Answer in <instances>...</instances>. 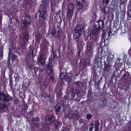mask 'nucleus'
I'll return each instance as SVG.
<instances>
[{
  "instance_id": "ea45409f",
  "label": "nucleus",
  "mask_w": 131,
  "mask_h": 131,
  "mask_svg": "<svg viewBox=\"0 0 131 131\" xmlns=\"http://www.w3.org/2000/svg\"><path fill=\"white\" fill-rule=\"evenodd\" d=\"M84 119L83 118H80L79 120V123L80 124L84 123Z\"/></svg>"
},
{
  "instance_id": "e2e57ef3",
  "label": "nucleus",
  "mask_w": 131,
  "mask_h": 131,
  "mask_svg": "<svg viewBox=\"0 0 131 131\" xmlns=\"http://www.w3.org/2000/svg\"><path fill=\"white\" fill-rule=\"evenodd\" d=\"M108 36H109L110 35V32H108Z\"/></svg>"
},
{
  "instance_id": "393cba45",
  "label": "nucleus",
  "mask_w": 131,
  "mask_h": 131,
  "mask_svg": "<svg viewBox=\"0 0 131 131\" xmlns=\"http://www.w3.org/2000/svg\"><path fill=\"white\" fill-rule=\"evenodd\" d=\"M99 122L98 121H95L94 126L95 128V131H97L99 129L98 126H99Z\"/></svg>"
},
{
  "instance_id": "37998d69",
  "label": "nucleus",
  "mask_w": 131,
  "mask_h": 131,
  "mask_svg": "<svg viewBox=\"0 0 131 131\" xmlns=\"http://www.w3.org/2000/svg\"><path fill=\"white\" fill-rule=\"evenodd\" d=\"M91 42H92V44H95L96 43V40L95 39H93Z\"/></svg>"
},
{
  "instance_id": "49530a36",
  "label": "nucleus",
  "mask_w": 131,
  "mask_h": 131,
  "mask_svg": "<svg viewBox=\"0 0 131 131\" xmlns=\"http://www.w3.org/2000/svg\"><path fill=\"white\" fill-rule=\"evenodd\" d=\"M103 2L104 3H106L107 5L109 2V0H103Z\"/></svg>"
},
{
  "instance_id": "09e8293b",
  "label": "nucleus",
  "mask_w": 131,
  "mask_h": 131,
  "mask_svg": "<svg viewBox=\"0 0 131 131\" xmlns=\"http://www.w3.org/2000/svg\"><path fill=\"white\" fill-rule=\"evenodd\" d=\"M66 3L67 5H68L70 3V0H67L65 2Z\"/></svg>"
},
{
  "instance_id": "473e14b6",
  "label": "nucleus",
  "mask_w": 131,
  "mask_h": 131,
  "mask_svg": "<svg viewBox=\"0 0 131 131\" xmlns=\"http://www.w3.org/2000/svg\"><path fill=\"white\" fill-rule=\"evenodd\" d=\"M106 33L105 32L103 33L102 35V38L103 39L104 41H105L107 39L106 38Z\"/></svg>"
},
{
  "instance_id": "9d476101",
  "label": "nucleus",
  "mask_w": 131,
  "mask_h": 131,
  "mask_svg": "<svg viewBox=\"0 0 131 131\" xmlns=\"http://www.w3.org/2000/svg\"><path fill=\"white\" fill-rule=\"evenodd\" d=\"M45 56L43 54H40L38 56L37 61L39 66L43 67V66L45 63Z\"/></svg>"
},
{
  "instance_id": "39448f33",
  "label": "nucleus",
  "mask_w": 131,
  "mask_h": 131,
  "mask_svg": "<svg viewBox=\"0 0 131 131\" xmlns=\"http://www.w3.org/2000/svg\"><path fill=\"white\" fill-rule=\"evenodd\" d=\"M74 8V6L72 3H70L69 5L66 16L67 19L69 20L72 18Z\"/></svg>"
},
{
  "instance_id": "864d4df0",
  "label": "nucleus",
  "mask_w": 131,
  "mask_h": 131,
  "mask_svg": "<svg viewBox=\"0 0 131 131\" xmlns=\"http://www.w3.org/2000/svg\"><path fill=\"white\" fill-rule=\"evenodd\" d=\"M24 107L25 108V109L26 110H27V109H28V107H27V106L26 105H25L24 106Z\"/></svg>"
},
{
  "instance_id": "2f4dec72",
  "label": "nucleus",
  "mask_w": 131,
  "mask_h": 131,
  "mask_svg": "<svg viewBox=\"0 0 131 131\" xmlns=\"http://www.w3.org/2000/svg\"><path fill=\"white\" fill-rule=\"evenodd\" d=\"M114 67H115L116 70H118L119 68V64L117 63L116 62L114 66Z\"/></svg>"
},
{
  "instance_id": "f8f14e48",
  "label": "nucleus",
  "mask_w": 131,
  "mask_h": 131,
  "mask_svg": "<svg viewBox=\"0 0 131 131\" xmlns=\"http://www.w3.org/2000/svg\"><path fill=\"white\" fill-rule=\"evenodd\" d=\"M92 42L90 41H88L87 43V49L86 51L88 54L91 56L93 54V48L92 47Z\"/></svg>"
},
{
  "instance_id": "3c124183",
  "label": "nucleus",
  "mask_w": 131,
  "mask_h": 131,
  "mask_svg": "<svg viewBox=\"0 0 131 131\" xmlns=\"http://www.w3.org/2000/svg\"><path fill=\"white\" fill-rule=\"evenodd\" d=\"M53 57L54 58H56L57 57V55L56 53H54V52H53Z\"/></svg>"
},
{
  "instance_id": "6e6d98bb",
  "label": "nucleus",
  "mask_w": 131,
  "mask_h": 131,
  "mask_svg": "<svg viewBox=\"0 0 131 131\" xmlns=\"http://www.w3.org/2000/svg\"><path fill=\"white\" fill-rule=\"evenodd\" d=\"M12 79L11 77H10L9 79V82H12Z\"/></svg>"
},
{
  "instance_id": "b1692460",
  "label": "nucleus",
  "mask_w": 131,
  "mask_h": 131,
  "mask_svg": "<svg viewBox=\"0 0 131 131\" xmlns=\"http://www.w3.org/2000/svg\"><path fill=\"white\" fill-rule=\"evenodd\" d=\"M122 78L123 79L126 80H127L128 79H129L130 77L129 73L127 72L124 73Z\"/></svg>"
},
{
  "instance_id": "0e129e2a",
  "label": "nucleus",
  "mask_w": 131,
  "mask_h": 131,
  "mask_svg": "<svg viewBox=\"0 0 131 131\" xmlns=\"http://www.w3.org/2000/svg\"><path fill=\"white\" fill-rule=\"evenodd\" d=\"M75 91V94H76V93H78L79 92V91H78V92L77 91Z\"/></svg>"
},
{
  "instance_id": "7c9ffc66",
  "label": "nucleus",
  "mask_w": 131,
  "mask_h": 131,
  "mask_svg": "<svg viewBox=\"0 0 131 131\" xmlns=\"http://www.w3.org/2000/svg\"><path fill=\"white\" fill-rule=\"evenodd\" d=\"M18 59V57L16 55L13 54L12 56V59L13 60H17Z\"/></svg>"
},
{
  "instance_id": "5701e85b",
  "label": "nucleus",
  "mask_w": 131,
  "mask_h": 131,
  "mask_svg": "<svg viewBox=\"0 0 131 131\" xmlns=\"http://www.w3.org/2000/svg\"><path fill=\"white\" fill-rule=\"evenodd\" d=\"M73 84L77 85L79 88H81L83 87V84L82 82L80 81H78L76 82H74Z\"/></svg>"
},
{
  "instance_id": "603ef678",
  "label": "nucleus",
  "mask_w": 131,
  "mask_h": 131,
  "mask_svg": "<svg viewBox=\"0 0 131 131\" xmlns=\"http://www.w3.org/2000/svg\"><path fill=\"white\" fill-rule=\"evenodd\" d=\"M128 128L129 129L130 131H131V124L130 125H129Z\"/></svg>"
},
{
  "instance_id": "4468645a",
  "label": "nucleus",
  "mask_w": 131,
  "mask_h": 131,
  "mask_svg": "<svg viewBox=\"0 0 131 131\" xmlns=\"http://www.w3.org/2000/svg\"><path fill=\"white\" fill-rule=\"evenodd\" d=\"M76 7L77 9H80L82 8L85 4L84 0H79L76 3Z\"/></svg>"
},
{
  "instance_id": "f704fd0d",
  "label": "nucleus",
  "mask_w": 131,
  "mask_h": 131,
  "mask_svg": "<svg viewBox=\"0 0 131 131\" xmlns=\"http://www.w3.org/2000/svg\"><path fill=\"white\" fill-rule=\"evenodd\" d=\"M93 124H92L90 125L89 127V129L90 131H95L94 130H93Z\"/></svg>"
},
{
  "instance_id": "bb28decb",
  "label": "nucleus",
  "mask_w": 131,
  "mask_h": 131,
  "mask_svg": "<svg viewBox=\"0 0 131 131\" xmlns=\"http://www.w3.org/2000/svg\"><path fill=\"white\" fill-rule=\"evenodd\" d=\"M57 2H55V0H52L51 2V7L54 8L58 5Z\"/></svg>"
},
{
  "instance_id": "dca6fc26",
  "label": "nucleus",
  "mask_w": 131,
  "mask_h": 131,
  "mask_svg": "<svg viewBox=\"0 0 131 131\" xmlns=\"http://www.w3.org/2000/svg\"><path fill=\"white\" fill-rule=\"evenodd\" d=\"M83 42L82 40L81 39H79L77 41L78 48L82 49L83 47Z\"/></svg>"
},
{
  "instance_id": "6e6552de",
  "label": "nucleus",
  "mask_w": 131,
  "mask_h": 131,
  "mask_svg": "<svg viewBox=\"0 0 131 131\" xmlns=\"http://www.w3.org/2000/svg\"><path fill=\"white\" fill-rule=\"evenodd\" d=\"M34 48L33 47H30L29 48L27 55V56L26 59L28 64L30 65L31 62H29L32 61L33 58L34 56Z\"/></svg>"
},
{
  "instance_id": "4d7b16f0",
  "label": "nucleus",
  "mask_w": 131,
  "mask_h": 131,
  "mask_svg": "<svg viewBox=\"0 0 131 131\" xmlns=\"http://www.w3.org/2000/svg\"><path fill=\"white\" fill-rule=\"evenodd\" d=\"M128 53L131 55V49H130L128 51Z\"/></svg>"
},
{
  "instance_id": "7ed1b4c3",
  "label": "nucleus",
  "mask_w": 131,
  "mask_h": 131,
  "mask_svg": "<svg viewBox=\"0 0 131 131\" xmlns=\"http://www.w3.org/2000/svg\"><path fill=\"white\" fill-rule=\"evenodd\" d=\"M21 28L22 29H25L30 24L31 19L29 14H27L22 18Z\"/></svg>"
},
{
  "instance_id": "cd10ccee",
  "label": "nucleus",
  "mask_w": 131,
  "mask_h": 131,
  "mask_svg": "<svg viewBox=\"0 0 131 131\" xmlns=\"http://www.w3.org/2000/svg\"><path fill=\"white\" fill-rule=\"evenodd\" d=\"M57 90L58 92L61 93L62 92V90L63 88L62 86L60 85H58L57 86Z\"/></svg>"
},
{
  "instance_id": "bf43d9fd",
  "label": "nucleus",
  "mask_w": 131,
  "mask_h": 131,
  "mask_svg": "<svg viewBox=\"0 0 131 131\" xmlns=\"http://www.w3.org/2000/svg\"><path fill=\"white\" fill-rule=\"evenodd\" d=\"M9 84L10 85V86L11 87H12V82H10Z\"/></svg>"
},
{
  "instance_id": "2eb2a0df",
  "label": "nucleus",
  "mask_w": 131,
  "mask_h": 131,
  "mask_svg": "<svg viewBox=\"0 0 131 131\" xmlns=\"http://www.w3.org/2000/svg\"><path fill=\"white\" fill-rule=\"evenodd\" d=\"M104 25V22L103 20L97 21L96 23L95 26L99 29H101Z\"/></svg>"
},
{
  "instance_id": "4be33fe9",
  "label": "nucleus",
  "mask_w": 131,
  "mask_h": 131,
  "mask_svg": "<svg viewBox=\"0 0 131 131\" xmlns=\"http://www.w3.org/2000/svg\"><path fill=\"white\" fill-rule=\"evenodd\" d=\"M100 30L94 25L92 30L93 33L94 35L97 34L99 33Z\"/></svg>"
},
{
  "instance_id": "a18cd8bd",
  "label": "nucleus",
  "mask_w": 131,
  "mask_h": 131,
  "mask_svg": "<svg viewBox=\"0 0 131 131\" xmlns=\"http://www.w3.org/2000/svg\"><path fill=\"white\" fill-rule=\"evenodd\" d=\"M54 78L53 76H51L49 78V80L51 81L52 82H53L54 81Z\"/></svg>"
},
{
  "instance_id": "a878e982",
  "label": "nucleus",
  "mask_w": 131,
  "mask_h": 131,
  "mask_svg": "<svg viewBox=\"0 0 131 131\" xmlns=\"http://www.w3.org/2000/svg\"><path fill=\"white\" fill-rule=\"evenodd\" d=\"M108 8L107 7H103L101 8L102 12L104 14H106L108 12Z\"/></svg>"
},
{
  "instance_id": "79ce46f5",
  "label": "nucleus",
  "mask_w": 131,
  "mask_h": 131,
  "mask_svg": "<svg viewBox=\"0 0 131 131\" xmlns=\"http://www.w3.org/2000/svg\"><path fill=\"white\" fill-rule=\"evenodd\" d=\"M38 122H35L32 123L34 126L37 127L38 125Z\"/></svg>"
},
{
  "instance_id": "680f3d73",
  "label": "nucleus",
  "mask_w": 131,
  "mask_h": 131,
  "mask_svg": "<svg viewBox=\"0 0 131 131\" xmlns=\"http://www.w3.org/2000/svg\"><path fill=\"white\" fill-rule=\"evenodd\" d=\"M101 41L102 42H105V41H103V38H102V39H101Z\"/></svg>"
},
{
  "instance_id": "e433bc0d",
  "label": "nucleus",
  "mask_w": 131,
  "mask_h": 131,
  "mask_svg": "<svg viewBox=\"0 0 131 131\" xmlns=\"http://www.w3.org/2000/svg\"><path fill=\"white\" fill-rule=\"evenodd\" d=\"M82 49L78 48V51L77 53V55L78 57L80 56V53H81V51Z\"/></svg>"
},
{
  "instance_id": "58836bf2",
  "label": "nucleus",
  "mask_w": 131,
  "mask_h": 131,
  "mask_svg": "<svg viewBox=\"0 0 131 131\" xmlns=\"http://www.w3.org/2000/svg\"><path fill=\"white\" fill-rule=\"evenodd\" d=\"M85 60L84 59H82L81 60L80 63V66H81L82 65H84L85 62Z\"/></svg>"
},
{
  "instance_id": "338daca9",
  "label": "nucleus",
  "mask_w": 131,
  "mask_h": 131,
  "mask_svg": "<svg viewBox=\"0 0 131 131\" xmlns=\"http://www.w3.org/2000/svg\"><path fill=\"white\" fill-rule=\"evenodd\" d=\"M113 1H114V0H113Z\"/></svg>"
},
{
  "instance_id": "4c0bfd02",
  "label": "nucleus",
  "mask_w": 131,
  "mask_h": 131,
  "mask_svg": "<svg viewBox=\"0 0 131 131\" xmlns=\"http://www.w3.org/2000/svg\"><path fill=\"white\" fill-rule=\"evenodd\" d=\"M92 115L91 114H88L86 115V118L88 119L89 120L92 118Z\"/></svg>"
},
{
  "instance_id": "5fc2aeb1",
  "label": "nucleus",
  "mask_w": 131,
  "mask_h": 131,
  "mask_svg": "<svg viewBox=\"0 0 131 131\" xmlns=\"http://www.w3.org/2000/svg\"><path fill=\"white\" fill-rule=\"evenodd\" d=\"M46 87H47L48 86V83L47 82H46Z\"/></svg>"
},
{
  "instance_id": "423d86ee",
  "label": "nucleus",
  "mask_w": 131,
  "mask_h": 131,
  "mask_svg": "<svg viewBox=\"0 0 131 131\" xmlns=\"http://www.w3.org/2000/svg\"><path fill=\"white\" fill-rule=\"evenodd\" d=\"M54 63L52 59H49L48 67L46 69V72L48 75H52L54 73L53 67L54 65Z\"/></svg>"
},
{
  "instance_id": "0eeeda50",
  "label": "nucleus",
  "mask_w": 131,
  "mask_h": 131,
  "mask_svg": "<svg viewBox=\"0 0 131 131\" xmlns=\"http://www.w3.org/2000/svg\"><path fill=\"white\" fill-rule=\"evenodd\" d=\"M78 113L76 110H73L72 112H71L68 113L67 115V117L70 119L72 120H78L79 118V116L78 115Z\"/></svg>"
},
{
  "instance_id": "c03bdc74",
  "label": "nucleus",
  "mask_w": 131,
  "mask_h": 131,
  "mask_svg": "<svg viewBox=\"0 0 131 131\" xmlns=\"http://www.w3.org/2000/svg\"><path fill=\"white\" fill-rule=\"evenodd\" d=\"M124 27L125 28V31H126L127 30H128V26L127 25L125 24L124 25Z\"/></svg>"
},
{
  "instance_id": "a211bd4d",
  "label": "nucleus",
  "mask_w": 131,
  "mask_h": 131,
  "mask_svg": "<svg viewBox=\"0 0 131 131\" xmlns=\"http://www.w3.org/2000/svg\"><path fill=\"white\" fill-rule=\"evenodd\" d=\"M62 107L60 104H57L55 106L54 108L56 110V112L57 114H58L59 113L61 108Z\"/></svg>"
},
{
  "instance_id": "1a4fd4ad",
  "label": "nucleus",
  "mask_w": 131,
  "mask_h": 131,
  "mask_svg": "<svg viewBox=\"0 0 131 131\" xmlns=\"http://www.w3.org/2000/svg\"><path fill=\"white\" fill-rule=\"evenodd\" d=\"M59 76L61 79L60 81L61 83V80L62 81L64 80L66 81L70 82L72 79V77L71 76L69 75L68 74H65L64 73H60Z\"/></svg>"
},
{
  "instance_id": "aec40b11",
  "label": "nucleus",
  "mask_w": 131,
  "mask_h": 131,
  "mask_svg": "<svg viewBox=\"0 0 131 131\" xmlns=\"http://www.w3.org/2000/svg\"><path fill=\"white\" fill-rule=\"evenodd\" d=\"M60 34V32L59 30L56 31V30L54 29L51 32L52 35L55 37H59Z\"/></svg>"
},
{
  "instance_id": "20e7f679",
  "label": "nucleus",
  "mask_w": 131,
  "mask_h": 131,
  "mask_svg": "<svg viewBox=\"0 0 131 131\" xmlns=\"http://www.w3.org/2000/svg\"><path fill=\"white\" fill-rule=\"evenodd\" d=\"M84 26L83 25H79L77 26L74 30L73 33V38L76 39L80 36L84 31Z\"/></svg>"
},
{
  "instance_id": "052dcab7",
  "label": "nucleus",
  "mask_w": 131,
  "mask_h": 131,
  "mask_svg": "<svg viewBox=\"0 0 131 131\" xmlns=\"http://www.w3.org/2000/svg\"><path fill=\"white\" fill-rule=\"evenodd\" d=\"M2 20V17L1 16H0V23L1 22Z\"/></svg>"
},
{
  "instance_id": "8fccbe9b",
  "label": "nucleus",
  "mask_w": 131,
  "mask_h": 131,
  "mask_svg": "<svg viewBox=\"0 0 131 131\" xmlns=\"http://www.w3.org/2000/svg\"><path fill=\"white\" fill-rule=\"evenodd\" d=\"M9 54H10V53H9V55H8L9 57L8 58V60L7 61V62H8V63H9V62H10V57L9 56Z\"/></svg>"
},
{
  "instance_id": "c9c22d12",
  "label": "nucleus",
  "mask_w": 131,
  "mask_h": 131,
  "mask_svg": "<svg viewBox=\"0 0 131 131\" xmlns=\"http://www.w3.org/2000/svg\"><path fill=\"white\" fill-rule=\"evenodd\" d=\"M121 13V18L122 19H123L124 18V16L125 15V13L123 11H121L120 12Z\"/></svg>"
},
{
  "instance_id": "a19ab883",
  "label": "nucleus",
  "mask_w": 131,
  "mask_h": 131,
  "mask_svg": "<svg viewBox=\"0 0 131 131\" xmlns=\"http://www.w3.org/2000/svg\"><path fill=\"white\" fill-rule=\"evenodd\" d=\"M3 51L1 50L0 51V60H1L3 56Z\"/></svg>"
},
{
  "instance_id": "72a5a7b5",
  "label": "nucleus",
  "mask_w": 131,
  "mask_h": 131,
  "mask_svg": "<svg viewBox=\"0 0 131 131\" xmlns=\"http://www.w3.org/2000/svg\"><path fill=\"white\" fill-rule=\"evenodd\" d=\"M32 123L35 122H37L39 121V119L37 117H36L35 118L32 117Z\"/></svg>"
},
{
  "instance_id": "f257e3e1",
  "label": "nucleus",
  "mask_w": 131,
  "mask_h": 131,
  "mask_svg": "<svg viewBox=\"0 0 131 131\" xmlns=\"http://www.w3.org/2000/svg\"><path fill=\"white\" fill-rule=\"evenodd\" d=\"M28 36L27 33L23 34L20 37L19 41V48L18 49L20 53H23L26 49V46L28 41Z\"/></svg>"
},
{
  "instance_id": "69168bd1",
  "label": "nucleus",
  "mask_w": 131,
  "mask_h": 131,
  "mask_svg": "<svg viewBox=\"0 0 131 131\" xmlns=\"http://www.w3.org/2000/svg\"><path fill=\"white\" fill-rule=\"evenodd\" d=\"M78 90V89H77V88L76 89V90Z\"/></svg>"
},
{
  "instance_id": "f03ea898",
  "label": "nucleus",
  "mask_w": 131,
  "mask_h": 131,
  "mask_svg": "<svg viewBox=\"0 0 131 131\" xmlns=\"http://www.w3.org/2000/svg\"><path fill=\"white\" fill-rule=\"evenodd\" d=\"M42 4H41L39 10V16L44 20L47 16L45 8L48 5V1L47 0H42Z\"/></svg>"
},
{
  "instance_id": "412c9836",
  "label": "nucleus",
  "mask_w": 131,
  "mask_h": 131,
  "mask_svg": "<svg viewBox=\"0 0 131 131\" xmlns=\"http://www.w3.org/2000/svg\"><path fill=\"white\" fill-rule=\"evenodd\" d=\"M61 125L62 123L61 122H57L54 124L53 128L54 129H58L59 128L61 127Z\"/></svg>"
},
{
  "instance_id": "c756f323",
  "label": "nucleus",
  "mask_w": 131,
  "mask_h": 131,
  "mask_svg": "<svg viewBox=\"0 0 131 131\" xmlns=\"http://www.w3.org/2000/svg\"><path fill=\"white\" fill-rule=\"evenodd\" d=\"M114 17V15L112 13L109 14L108 15V18L111 20H112Z\"/></svg>"
},
{
  "instance_id": "6ab92c4d",
  "label": "nucleus",
  "mask_w": 131,
  "mask_h": 131,
  "mask_svg": "<svg viewBox=\"0 0 131 131\" xmlns=\"http://www.w3.org/2000/svg\"><path fill=\"white\" fill-rule=\"evenodd\" d=\"M127 14L128 17L131 18V0H130L128 6Z\"/></svg>"
},
{
  "instance_id": "9b49d317",
  "label": "nucleus",
  "mask_w": 131,
  "mask_h": 131,
  "mask_svg": "<svg viewBox=\"0 0 131 131\" xmlns=\"http://www.w3.org/2000/svg\"><path fill=\"white\" fill-rule=\"evenodd\" d=\"M55 118L54 115L50 114L47 115L46 117V122L47 124H50L53 123L55 121Z\"/></svg>"
},
{
  "instance_id": "c85d7f7f",
  "label": "nucleus",
  "mask_w": 131,
  "mask_h": 131,
  "mask_svg": "<svg viewBox=\"0 0 131 131\" xmlns=\"http://www.w3.org/2000/svg\"><path fill=\"white\" fill-rule=\"evenodd\" d=\"M41 37L40 35L39 34H37L36 36V41L37 42H39L40 40Z\"/></svg>"
},
{
  "instance_id": "ddd939ff",
  "label": "nucleus",
  "mask_w": 131,
  "mask_h": 131,
  "mask_svg": "<svg viewBox=\"0 0 131 131\" xmlns=\"http://www.w3.org/2000/svg\"><path fill=\"white\" fill-rule=\"evenodd\" d=\"M9 100V96L6 95L4 92H0V100L7 102Z\"/></svg>"
},
{
  "instance_id": "13d9d810",
  "label": "nucleus",
  "mask_w": 131,
  "mask_h": 131,
  "mask_svg": "<svg viewBox=\"0 0 131 131\" xmlns=\"http://www.w3.org/2000/svg\"><path fill=\"white\" fill-rule=\"evenodd\" d=\"M128 53L131 55V49H130L128 51Z\"/></svg>"
},
{
  "instance_id": "de8ad7c7",
  "label": "nucleus",
  "mask_w": 131,
  "mask_h": 131,
  "mask_svg": "<svg viewBox=\"0 0 131 131\" xmlns=\"http://www.w3.org/2000/svg\"><path fill=\"white\" fill-rule=\"evenodd\" d=\"M63 131H68V129L66 128H62Z\"/></svg>"
},
{
  "instance_id": "f3484780",
  "label": "nucleus",
  "mask_w": 131,
  "mask_h": 131,
  "mask_svg": "<svg viewBox=\"0 0 131 131\" xmlns=\"http://www.w3.org/2000/svg\"><path fill=\"white\" fill-rule=\"evenodd\" d=\"M0 110L1 111L6 112V111H7L8 108L6 105L3 103H1L0 105Z\"/></svg>"
}]
</instances>
